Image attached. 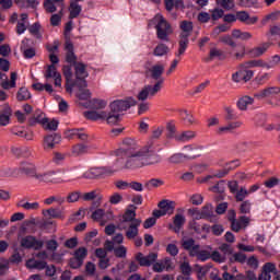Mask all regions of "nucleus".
Segmentation results:
<instances>
[{
  "instance_id": "obj_42",
  "label": "nucleus",
  "mask_w": 280,
  "mask_h": 280,
  "mask_svg": "<svg viewBox=\"0 0 280 280\" xmlns=\"http://www.w3.org/2000/svg\"><path fill=\"white\" fill-rule=\"evenodd\" d=\"M77 85L79 86V93L77 94V97L79 100H91V91L86 89V86L84 88L82 83H77Z\"/></svg>"
},
{
  "instance_id": "obj_4",
  "label": "nucleus",
  "mask_w": 280,
  "mask_h": 280,
  "mask_svg": "<svg viewBox=\"0 0 280 280\" xmlns=\"http://www.w3.org/2000/svg\"><path fill=\"white\" fill-rule=\"evenodd\" d=\"M179 28L182 33L179 34V48L175 54L176 58H180L187 51V47H189V36L194 32V22L184 20L179 23Z\"/></svg>"
},
{
  "instance_id": "obj_10",
  "label": "nucleus",
  "mask_w": 280,
  "mask_h": 280,
  "mask_svg": "<svg viewBox=\"0 0 280 280\" xmlns=\"http://www.w3.org/2000/svg\"><path fill=\"white\" fill-rule=\"evenodd\" d=\"M35 180H38V183H45L46 185H60V183H65L62 177L56 176L55 171H47L45 173L37 172Z\"/></svg>"
},
{
  "instance_id": "obj_45",
  "label": "nucleus",
  "mask_w": 280,
  "mask_h": 280,
  "mask_svg": "<svg viewBox=\"0 0 280 280\" xmlns=\"http://www.w3.org/2000/svg\"><path fill=\"white\" fill-rule=\"evenodd\" d=\"M86 152H89V147L86 144H75L72 147V154H74V156L86 154Z\"/></svg>"
},
{
  "instance_id": "obj_43",
  "label": "nucleus",
  "mask_w": 280,
  "mask_h": 280,
  "mask_svg": "<svg viewBox=\"0 0 280 280\" xmlns=\"http://www.w3.org/2000/svg\"><path fill=\"white\" fill-rule=\"evenodd\" d=\"M200 218L207 219L213 217V206L211 203H207L203 206L199 212Z\"/></svg>"
},
{
  "instance_id": "obj_11",
  "label": "nucleus",
  "mask_w": 280,
  "mask_h": 280,
  "mask_svg": "<svg viewBox=\"0 0 280 280\" xmlns=\"http://www.w3.org/2000/svg\"><path fill=\"white\" fill-rule=\"evenodd\" d=\"M117 170H113L108 166L92 167L85 174V178H106V176H113Z\"/></svg>"
},
{
  "instance_id": "obj_57",
  "label": "nucleus",
  "mask_w": 280,
  "mask_h": 280,
  "mask_svg": "<svg viewBox=\"0 0 280 280\" xmlns=\"http://www.w3.org/2000/svg\"><path fill=\"white\" fill-rule=\"evenodd\" d=\"M264 130H266V132H272V130L280 132V122H277V121L267 122L264 125Z\"/></svg>"
},
{
  "instance_id": "obj_51",
  "label": "nucleus",
  "mask_w": 280,
  "mask_h": 280,
  "mask_svg": "<svg viewBox=\"0 0 280 280\" xmlns=\"http://www.w3.org/2000/svg\"><path fill=\"white\" fill-rule=\"evenodd\" d=\"M224 110H225V119L228 121H233V120L237 119V117H238L237 113L235 112V109H233V107L225 106Z\"/></svg>"
},
{
  "instance_id": "obj_9",
  "label": "nucleus",
  "mask_w": 280,
  "mask_h": 280,
  "mask_svg": "<svg viewBox=\"0 0 280 280\" xmlns=\"http://www.w3.org/2000/svg\"><path fill=\"white\" fill-rule=\"evenodd\" d=\"M132 106H137V100L133 97H127L125 100H118L110 103L109 108L113 113H124V110H128V108H132Z\"/></svg>"
},
{
  "instance_id": "obj_24",
  "label": "nucleus",
  "mask_w": 280,
  "mask_h": 280,
  "mask_svg": "<svg viewBox=\"0 0 280 280\" xmlns=\"http://www.w3.org/2000/svg\"><path fill=\"white\" fill-rule=\"evenodd\" d=\"M236 21H240L241 23H245V25H255L259 21V18L253 16L250 18V14L246 11H238L236 12Z\"/></svg>"
},
{
  "instance_id": "obj_44",
  "label": "nucleus",
  "mask_w": 280,
  "mask_h": 280,
  "mask_svg": "<svg viewBox=\"0 0 280 280\" xmlns=\"http://www.w3.org/2000/svg\"><path fill=\"white\" fill-rule=\"evenodd\" d=\"M66 198L60 195H55L46 198L44 200V205H54V202H57V205H65Z\"/></svg>"
},
{
  "instance_id": "obj_31",
  "label": "nucleus",
  "mask_w": 280,
  "mask_h": 280,
  "mask_svg": "<svg viewBox=\"0 0 280 280\" xmlns=\"http://www.w3.org/2000/svg\"><path fill=\"white\" fill-rule=\"evenodd\" d=\"M108 126H117L119 121H121V115L117 114V112H113L110 109L109 113H106V117L104 118Z\"/></svg>"
},
{
  "instance_id": "obj_47",
  "label": "nucleus",
  "mask_w": 280,
  "mask_h": 280,
  "mask_svg": "<svg viewBox=\"0 0 280 280\" xmlns=\"http://www.w3.org/2000/svg\"><path fill=\"white\" fill-rule=\"evenodd\" d=\"M32 97V94L30 93V90L27 88H21L18 92L16 98L19 102H25L26 100H30Z\"/></svg>"
},
{
  "instance_id": "obj_14",
  "label": "nucleus",
  "mask_w": 280,
  "mask_h": 280,
  "mask_svg": "<svg viewBox=\"0 0 280 280\" xmlns=\"http://www.w3.org/2000/svg\"><path fill=\"white\" fill-rule=\"evenodd\" d=\"M22 248H33V250H40L45 246V242L35 238L33 235L24 236L21 240Z\"/></svg>"
},
{
  "instance_id": "obj_53",
  "label": "nucleus",
  "mask_w": 280,
  "mask_h": 280,
  "mask_svg": "<svg viewBox=\"0 0 280 280\" xmlns=\"http://www.w3.org/2000/svg\"><path fill=\"white\" fill-rule=\"evenodd\" d=\"M28 32L30 34H32V36H34L37 39L43 38V35L40 34V24L38 23H34L33 25H31Z\"/></svg>"
},
{
  "instance_id": "obj_18",
  "label": "nucleus",
  "mask_w": 280,
  "mask_h": 280,
  "mask_svg": "<svg viewBox=\"0 0 280 280\" xmlns=\"http://www.w3.org/2000/svg\"><path fill=\"white\" fill-rule=\"evenodd\" d=\"M256 65L260 69H275V67H279L280 65V56L275 55L268 61L264 59H256Z\"/></svg>"
},
{
  "instance_id": "obj_26",
  "label": "nucleus",
  "mask_w": 280,
  "mask_h": 280,
  "mask_svg": "<svg viewBox=\"0 0 280 280\" xmlns=\"http://www.w3.org/2000/svg\"><path fill=\"white\" fill-rule=\"evenodd\" d=\"M252 104H255V98L245 95L236 102V106L238 110H248V106H252Z\"/></svg>"
},
{
  "instance_id": "obj_22",
  "label": "nucleus",
  "mask_w": 280,
  "mask_h": 280,
  "mask_svg": "<svg viewBox=\"0 0 280 280\" xmlns=\"http://www.w3.org/2000/svg\"><path fill=\"white\" fill-rule=\"evenodd\" d=\"M185 215L175 214V217L173 218V223L168 224V229L170 231H174V233H180V230L183 229V226H185Z\"/></svg>"
},
{
  "instance_id": "obj_17",
  "label": "nucleus",
  "mask_w": 280,
  "mask_h": 280,
  "mask_svg": "<svg viewBox=\"0 0 280 280\" xmlns=\"http://www.w3.org/2000/svg\"><path fill=\"white\" fill-rule=\"evenodd\" d=\"M158 258L159 255H156L155 253H151L148 256H143L141 253H139L136 256L139 266H142L144 268H150V266L153 265Z\"/></svg>"
},
{
  "instance_id": "obj_28",
  "label": "nucleus",
  "mask_w": 280,
  "mask_h": 280,
  "mask_svg": "<svg viewBox=\"0 0 280 280\" xmlns=\"http://www.w3.org/2000/svg\"><path fill=\"white\" fill-rule=\"evenodd\" d=\"M69 139H80V141H86L89 135L84 133L82 129H70L66 132Z\"/></svg>"
},
{
  "instance_id": "obj_16",
  "label": "nucleus",
  "mask_w": 280,
  "mask_h": 280,
  "mask_svg": "<svg viewBox=\"0 0 280 280\" xmlns=\"http://www.w3.org/2000/svg\"><path fill=\"white\" fill-rule=\"evenodd\" d=\"M44 77L46 80H50V78H52L55 80V86H62V75H60L56 66H48Z\"/></svg>"
},
{
  "instance_id": "obj_30",
  "label": "nucleus",
  "mask_w": 280,
  "mask_h": 280,
  "mask_svg": "<svg viewBox=\"0 0 280 280\" xmlns=\"http://www.w3.org/2000/svg\"><path fill=\"white\" fill-rule=\"evenodd\" d=\"M240 165V161H232L230 163L226 164L225 168L220 170L219 172H217L214 174V176L217 178H224V176H226L230 172V170H235V167H237Z\"/></svg>"
},
{
  "instance_id": "obj_61",
  "label": "nucleus",
  "mask_w": 280,
  "mask_h": 280,
  "mask_svg": "<svg viewBox=\"0 0 280 280\" xmlns=\"http://www.w3.org/2000/svg\"><path fill=\"white\" fill-rule=\"evenodd\" d=\"M71 67L72 66L70 65V66H63L62 68L63 75L68 84L69 82H71V80H73V70L71 69Z\"/></svg>"
},
{
  "instance_id": "obj_23",
  "label": "nucleus",
  "mask_w": 280,
  "mask_h": 280,
  "mask_svg": "<svg viewBox=\"0 0 280 280\" xmlns=\"http://www.w3.org/2000/svg\"><path fill=\"white\" fill-rule=\"evenodd\" d=\"M30 43H32V40L27 37H25L22 40L21 44V51L23 52L24 58L30 59V58H34V56H36V49L30 47Z\"/></svg>"
},
{
  "instance_id": "obj_62",
  "label": "nucleus",
  "mask_w": 280,
  "mask_h": 280,
  "mask_svg": "<svg viewBox=\"0 0 280 280\" xmlns=\"http://www.w3.org/2000/svg\"><path fill=\"white\" fill-rule=\"evenodd\" d=\"M67 159V154L55 152L52 155V162H55L56 165H61V163H65V160Z\"/></svg>"
},
{
  "instance_id": "obj_19",
  "label": "nucleus",
  "mask_w": 280,
  "mask_h": 280,
  "mask_svg": "<svg viewBox=\"0 0 280 280\" xmlns=\"http://www.w3.org/2000/svg\"><path fill=\"white\" fill-rule=\"evenodd\" d=\"M182 248L187 250L190 257H196V255H198V248H200V245L196 244L194 238H187L182 241Z\"/></svg>"
},
{
  "instance_id": "obj_49",
  "label": "nucleus",
  "mask_w": 280,
  "mask_h": 280,
  "mask_svg": "<svg viewBox=\"0 0 280 280\" xmlns=\"http://www.w3.org/2000/svg\"><path fill=\"white\" fill-rule=\"evenodd\" d=\"M89 255V249L86 247H79L77 250H74L73 257L77 259H80L84 264V259H86V256Z\"/></svg>"
},
{
  "instance_id": "obj_13",
  "label": "nucleus",
  "mask_w": 280,
  "mask_h": 280,
  "mask_svg": "<svg viewBox=\"0 0 280 280\" xmlns=\"http://www.w3.org/2000/svg\"><path fill=\"white\" fill-rule=\"evenodd\" d=\"M74 75L79 81L77 84H82V86L86 88L89 84L86 83V78H89V72L86 71V65L82 62L74 63Z\"/></svg>"
},
{
  "instance_id": "obj_36",
  "label": "nucleus",
  "mask_w": 280,
  "mask_h": 280,
  "mask_svg": "<svg viewBox=\"0 0 280 280\" xmlns=\"http://www.w3.org/2000/svg\"><path fill=\"white\" fill-rule=\"evenodd\" d=\"M180 117L185 126H194V124H196V118H194V115L187 109L180 112Z\"/></svg>"
},
{
  "instance_id": "obj_60",
  "label": "nucleus",
  "mask_w": 280,
  "mask_h": 280,
  "mask_svg": "<svg viewBox=\"0 0 280 280\" xmlns=\"http://www.w3.org/2000/svg\"><path fill=\"white\" fill-rule=\"evenodd\" d=\"M224 16V10L222 9H213L210 11V19L212 21H220Z\"/></svg>"
},
{
  "instance_id": "obj_33",
  "label": "nucleus",
  "mask_w": 280,
  "mask_h": 280,
  "mask_svg": "<svg viewBox=\"0 0 280 280\" xmlns=\"http://www.w3.org/2000/svg\"><path fill=\"white\" fill-rule=\"evenodd\" d=\"M46 120L47 117H45V113H43L40 109H37L34 113V116L30 119V125L34 126L36 124H40V126H43Z\"/></svg>"
},
{
  "instance_id": "obj_21",
  "label": "nucleus",
  "mask_w": 280,
  "mask_h": 280,
  "mask_svg": "<svg viewBox=\"0 0 280 280\" xmlns=\"http://www.w3.org/2000/svg\"><path fill=\"white\" fill-rule=\"evenodd\" d=\"M271 45H272V43H270V42L262 43L259 46L252 48L248 51V55L250 56V58H259V57L264 56V54H266V51H268V49H270Z\"/></svg>"
},
{
  "instance_id": "obj_46",
  "label": "nucleus",
  "mask_w": 280,
  "mask_h": 280,
  "mask_svg": "<svg viewBox=\"0 0 280 280\" xmlns=\"http://www.w3.org/2000/svg\"><path fill=\"white\" fill-rule=\"evenodd\" d=\"M249 194L246 187H241L236 192H235V200L236 202H244V199L248 198Z\"/></svg>"
},
{
  "instance_id": "obj_63",
  "label": "nucleus",
  "mask_w": 280,
  "mask_h": 280,
  "mask_svg": "<svg viewBox=\"0 0 280 280\" xmlns=\"http://www.w3.org/2000/svg\"><path fill=\"white\" fill-rule=\"evenodd\" d=\"M280 179L277 177H270L269 179H267L264 185L265 187H267L268 189H272V187H277V185H279Z\"/></svg>"
},
{
  "instance_id": "obj_56",
  "label": "nucleus",
  "mask_w": 280,
  "mask_h": 280,
  "mask_svg": "<svg viewBox=\"0 0 280 280\" xmlns=\"http://www.w3.org/2000/svg\"><path fill=\"white\" fill-rule=\"evenodd\" d=\"M220 43H224V45H229V47H232V49H235L237 47V44L235 40H233V37L230 35H224L219 38Z\"/></svg>"
},
{
  "instance_id": "obj_2",
  "label": "nucleus",
  "mask_w": 280,
  "mask_h": 280,
  "mask_svg": "<svg viewBox=\"0 0 280 280\" xmlns=\"http://www.w3.org/2000/svg\"><path fill=\"white\" fill-rule=\"evenodd\" d=\"M139 226H141V219H137V207L129 205L122 214L118 229L125 231L127 240H135L139 237Z\"/></svg>"
},
{
  "instance_id": "obj_20",
  "label": "nucleus",
  "mask_w": 280,
  "mask_h": 280,
  "mask_svg": "<svg viewBox=\"0 0 280 280\" xmlns=\"http://www.w3.org/2000/svg\"><path fill=\"white\" fill-rule=\"evenodd\" d=\"M65 51H66V62H68V65H71L72 67L74 65H78V56H75V52L73 51V43L69 40L66 42Z\"/></svg>"
},
{
  "instance_id": "obj_38",
  "label": "nucleus",
  "mask_w": 280,
  "mask_h": 280,
  "mask_svg": "<svg viewBox=\"0 0 280 280\" xmlns=\"http://www.w3.org/2000/svg\"><path fill=\"white\" fill-rule=\"evenodd\" d=\"M230 264H246V254L242 252L234 253L229 258Z\"/></svg>"
},
{
  "instance_id": "obj_58",
  "label": "nucleus",
  "mask_w": 280,
  "mask_h": 280,
  "mask_svg": "<svg viewBox=\"0 0 280 280\" xmlns=\"http://www.w3.org/2000/svg\"><path fill=\"white\" fill-rule=\"evenodd\" d=\"M127 253H128V249L124 245H120L114 248L115 257H118L119 259H124Z\"/></svg>"
},
{
  "instance_id": "obj_54",
  "label": "nucleus",
  "mask_w": 280,
  "mask_h": 280,
  "mask_svg": "<svg viewBox=\"0 0 280 280\" xmlns=\"http://www.w3.org/2000/svg\"><path fill=\"white\" fill-rule=\"evenodd\" d=\"M195 257H197V259H199V261H207V259H211V253H209V250H205V249L200 250V246H199Z\"/></svg>"
},
{
  "instance_id": "obj_37",
  "label": "nucleus",
  "mask_w": 280,
  "mask_h": 280,
  "mask_svg": "<svg viewBox=\"0 0 280 280\" xmlns=\"http://www.w3.org/2000/svg\"><path fill=\"white\" fill-rule=\"evenodd\" d=\"M279 93H280V89L278 86L267 88L260 91L257 94V97H275V95H279Z\"/></svg>"
},
{
  "instance_id": "obj_34",
  "label": "nucleus",
  "mask_w": 280,
  "mask_h": 280,
  "mask_svg": "<svg viewBox=\"0 0 280 280\" xmlns=\"http://www.w3.org/2000/svg\"><path fill=\"white\" fill-rule=\"evenodd\" d=\"M84 117L86 119H91L92 121H97L100 119H106V112H96V110H91V112H85Z\"/></svg>"
},
{
  "instance_id": "obj_6",
  "label": "nucleus",
  "mask_w": 280,
  "mask_h": 280,
  "mask_svg": "<svg viewBox=\"0 0 280 280\" xmlns=\"http://www.w3.org/2000/svg\"><path fill=\"white\" fill-rule=\"evenodd\" d=\"M153 23H156L155 30H156V37L159 40H164L165 43L170 42L171 34L174 33V30H172V24L163 18L161 14H156L153 18Z\"/></svg>"
},
{
  "instance_id": "obj_59",
  "label": "nucleus",
  "mask_w": 280,
  "mask_h": 280,
  "mask_svg": "<svg viewBox=\"0 0 280 280\" xmlns=\"http://www.w3.org/2000/svg\"><path fill=\"white\" fill-rule=\"evenodd\" d=\"M36 219H30L23 222V229L28 231L30 233H34L36 231Z\"/></svg>"
},
{
  "instance_id": "obj_27",
  "label": "nucleus",
  "mask_w": 280,
  "mask_h": 280,
  "mask_svg": "<svg viewBox=\"0 0 280 280\" xmlns=\"http://www.w3.org/2000/svg\"><path fill=\"white\" fill-rule=\"evenodd\" d=\"M16 207L25 209V211H38V209H40V203H38V201L27 202L22 199L16 203Z\"/></svg>"
},
{
  "instance_id": "obj_48",
  "label": "nucleus",
  "mask_w": 280,
  "mask_h": 280,
  "mask_svg": "<svg viewBox=\"0 0 280 280\" xmlns=\"http://www.w3.org/2000/svg\"><path fill=\"white\" fill-rule=\"evenodd\" d=\"M42 126L44 130L56 131L58 130V120L56 119L49 120V118H46L45 124Z\"/></svg>"
},
{
  "instance_id": "obj_5",
  "label": "nucleus",
  "mask_w": 280,
  "mask_h": 280,
  "mask_svg": "<svg viewBox=\"0 0 280 280\" xmlns=\"http://www.w3.org/2000/svg\"><path fill=\"white\" fill-rule=\"evenodd\" d=\"M20 174H25L31 178H35L38 175L36 166L32 163H23L19 168H4L0 171V178H10V176H19Z\"/></svg>"
},
{
  "instance_id": "obj_40",
  "label": "nucleus",
  "mask_w": 280,
  "mask_h": 280,
  "mask_svg": "<svg viewBox=\"0 0 280 280\" xmlns=\"http://www.w3.org/2000/svg\"><path fill=\"white\" fill-rule=\"evenodd\" d=\"M168 52H170V47H167V45L159 44L153 50V56L161 58L163 56H167Z\"/></svg>"
},
{
  "instance_id": "obj_25",
  "label": "nucleus",
  "mask_w": 280,
  "mask_h": 280,
  "mask_svg": "<svg viewBox=\"0 0 280 280\" xmlns=\"http://www.w3.org/2000/svg\"><path fill=\"white\" fill-rule=\"evenodd\" d=\"M159 209H162L165 215H172L174 209H176V203L170 200H162L158 205Z\"/></svg>"
},
{
  "instance_id": "obj_1",
  "label": "nucleus",
  "mask_w": 280,
  "mask_h": 280,
  "mask_svg": "<svg viewBox=\"0 0 280 280\" xmlns=\"http://www.w3.org/2000/svg\"><path fill=\"white\" fill-rule=\"evenodd\" d=\"M127 154L126 170H137L138 167L161 163V155L156 153V149L152 143L142 147L139 151L129 150Z\"/></svg>"
},
{
  "instance_id": "obj_50",
  "label": "nucleus",
  "mask_w": 280,
  "mask_h": 280,
  "mask_svg": "<svg viewBox=\"0 0 280 280\" xmlns=\"http://www.w3.org/2000/svg\"><path fill=\"white\" fill-rule=\"evenodd\" d=\"M107 102L105 100L94 98L91 101V106L95 110H102L103 108H106Z\"/></svg>"
},
{
  "instance_id": "obj_29",
  "label": "nucleus",
  "mask_w": 280,
  "mask_h": 280,
  "mask_svg": "<svg viewBox=\"0 0 280 280\" xmlns=\"http://www.w3.org/2000/svg\"><path fill=\"white\" fill-rule=\"evenodd\" d=\"M26 268L45 270L47 268V261L32 258L26 261Z\"/></svg>"
},
{
  "instance_id": "obj_32",
  "label": "nucleus",
  "mask_w": 280,
  "mask_h": 280,
  "mask_svg": "<svg viewBox=\"0 0 280 280\" xmlns=\"http://www.w3.org/2000/svg\"><path fill=\"white\" fill-rule=\"evenodd\" d=\"M10 115H12L10 105H4L3 110L0 113V126H8L10 124Z\"/></svg>"
},
{
  "instance_id": "obj_35",
  "label": "nucleus",
  "mask_w": 280,
  "mask_h": 280,
  "mask_svg": "<svg viewBox=\"0 0 280 280\" xmlns=\"http://www.w3.org/2000/svg\"><path fill=\"white\" fill-rule=\"evenodd\" d=\"M69 12H70L69 19H78V16H80L82 12V5H80L75 1H71L69 7Z\"/></svg>"
},
{
  "instance_id": "obj_3",
  "label": "nucleus",
  "mask_w": 280,
  "mask_h": 280,
  "mask_svg": "<svg viewBox=\"0 0 280 280\" xmlns=\"http://www.w3.org/2000/svg\"><path fill=\"white\" fill-rule=\"evenodd\" d=\"M259 66L257 65L256 59L245 61L238 66V69L236 72L232 74L233 82L236 83H244L250 82L253 80V77L255 75V71L250 69H257Z\"/></svg>"
},
{
  "instance_id": "obj_12",
  "label": "nucleus",
  "mask_w": 280,
  "mask_h": 280,
  "mask_svg": "<svg viewBox=\"0 0 280 280\" xmlns=\"http://www.w3.org/2000/svg\"><path fill=\"white\" fill-rule=\"evenodd\" d=\"M163 73H165V65L163 63H155L151 68L145 70L147 78H151L152 80H156V82H165L163 79Z\"/></svg>"
},
{
  "instance_id": "obj_39",
  "label": "nucleus",
  "mask_w": 280,
  "mask_h": 280,
  "mask_svg": "<svg viewBox=\"0 0 280 280\" xmlns=\"http://www.w3.org/2000/svg\"><path fill=\"white\" fill-rule=\"evenodd\" d=\"M176 141H191V139H196V131L187 130L177 136H175Z\"/></svg>"
},
{
  "instance_id": "obj_41",
  "label": "nucleus",
  "mask_w": 280,
  "mask_h": 280,
  "mask_svg": "<svg viewBox=\"0 0 280 280\" xmlns=\"http://www.w3.org/2000/svg\"><path fill=\"white\" fill-rule=\"evenodd\" d=\"M16 78H18L16 72H12L11 73V80L10 81H2L1 86L5 91H10V89H15L16 88Z\"/></svg>"
},
{
  "instance_id": "obj_7",
  "label": "nucleus",
  "mask_w": 280,
  "mask_h": 280,
  "mask_svg": "<svg viewBox=\"0 0 280 280\" xmlns=\"http://www.w3.org/2000/svg\"><path fill=\"white\" fill-rule=\"evenodd\" d=\"M200 156V149L196 145H186L184 147V153L173 154L168 161L178 165V163H184L185 161H191Z\"/></svg>"
},
{
  "instance_id": "obj_55",
  "label": "nucleus",
  "mask_w": 280,
  "mask_h": 280,
  "mask_svg": "<svg viewBox=\"0 0 280 280\" xmlns=\"http://www.w3.org/2000/svg\"><path fill=\"white\" fill-rule=\"evenodd\" d=\"M44 10L48 14H54V12H56V10H58V9L56 8V3L52 0H45L44 1Z\"/></svg>"
},
{
  "instance_id": "obj_52",
  "label": "nucleus",
  "mask_w": 280,
  "mask_h": 280,
  "mask_svg": "<svg viewBox=\"0 0 280 280\" xmlns=\"http://www.w3.org/2000/svg\"><path fill=\"white\" fill-rule=\"evenodd\" d=\"M44 215H48L54 219H62L63 218L62 211H60L56 208H50V209L44 211Z\"/></svg>"
},
{
  "instance_id": "obj_8",
  "label": "nucleus",
  "mask_w": 280,
  "mask_h": 280,
  "mask_svg": "<svg viewBox=\"0 0 280 280\" xmlns=\"http://www.w3.org/2000/svg\"><path fill=\"white\" fill-rule=\"evenodd\" d=\"M163 89V80L155 82L154 85H145L137 95L139 102H145L149 97H154Z\"/></svg>"
},
{
  "instance_id": "obj_15",
  "label": "nucleus",
  "mask_w": 280,
  "mask_h": 280,
  "mask_svg": "<svg viewBox=\"0 0 280 280\" xmlns=\"http://www.w3.org/2000/svg\"><path fill=\"white\" fill-rule=\"evenodd\" d=\"M60 141H62V137L58 133H52L44 137L43 148L44 150H54L56 145H59Z\"/></svg>"
},
{
  "instance_id": "obj_64",
  "label": "nucleus",
  "mask_w": 280,
  "mask_h": 280,
  "mask_svg": "<svg viewBox=\"0 0 280 280\" xmlns=\"http://www.w3.org/2000/svg\"><path fill=\"white\" fill-rule=\"evenodd\" d=\"M250 207H252L250 200H245L241 203L240 212L244 214L250 213Z\"/></svg>"
}]
</instances>
